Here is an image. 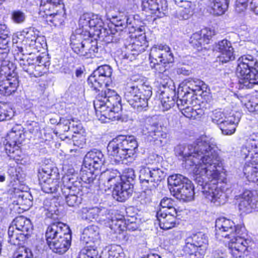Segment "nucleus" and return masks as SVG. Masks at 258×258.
I'll list each match as a JSON object with an SVG mask.
<instances>
[{
    "label": "nucleus",
    "mask_w": 258,
    "mask_h": 258,
    "mask_svg": "<svg viewBox=\"0 0 258 258\" xmlns=\"http://www.w3.org/2000/svg\"><path fill=\"white\" fill-rule=\"evenodd\" d=\"M215 139H202L192 144L177 146V156L182 157L185 168L192 169L194 180L205 198L216 206L223 205L227 200L226 194L217 185L219 173L217 167L220 157Z\"/></svg>",
    "instance_id": "f257e3e1"
},
{
    "label": "nucleus",
    "mask_w": 258,
    "mask_h": 258,
    "mask_svg": "<svg viewBox=\"0 0 258 258\" xmlns=\"http://www.w3.org/2000/svg\"><path fill=\"white\" fill-rule=\"evenodd\" d=\"M216 235L217 238L230 239L228 247L230 252L236 258L243 256L250 241L243 236L244 228L235 225L233 221L225 217H220L215 222Z\"/></svg>",
    "instance_id": "f03ea898"
},
{
    "label": "nucleus",
    "mask_w": 258,
    "mask_h": 258,
    "mask_svg": "<svg viewBox=\"0 0 258 258\" xmlns=\"http://www.w3.org/2000/svg\"><path fill=\"white\" fill-rule=\"evenodd\" d=\"M121 98L113 90L106 89L97 95L94 101V106L96 111L110 120H118L121 109Z\"/></svg>",
    "instance_id": "7ed1b4c3"
},
{
    "label": "nucleus",
    "mask_w": 258,
    "mask_h": 258,
    "mask_svg": "<svg viewBox=\"0 0 258 258\" xmlns=\"http://www.w3.org/2000/svg\"><path fill=\"white\" fill-rule=\"evenodd\" d=\"M152 94L151 86L138 85L132 79L127 83L124 89V98L128 104L138 112L146 111L148 100Z\"/></svg>",
    "instance_id": "20e7f679"
},
{
    "label": "nucleus",
    "mask_w": 258,
    "mask_h": 258,
    "mask_svg": "<svg viewBox=\"0 0 258 258\" xmlns=\"http://www.w3.org/2000/svg\"><path fill=\"white\" fill-rule=\"evenodd\" d=\"M236 73L239 87L251 88L258 85V63L257 59L250 54L241 56L237 60Z\"/></svg>",
    "instance_id": "39448f33"
},
{
    "label": "nucleus",
    "mask_w": 258,
    "mask_h": 258,
    "mask_svg": "<svg viewBox=\"0 0 258 258\" xmlns=\"http://www.w3.org/2000/svg\"><path fill=\"white\" fill-rule=\"evenodd\" d=\"M5 49H0V77L6 79L0 81V93L9 96L17 90L19 85L16 66L8 58Z\"/></svg>",
    "instance_id": "423d86ee"
},
{
    "label": "nucleus",
    "mask_w": 258,
    "mask_h": 258,
    "mask_svg": "<svg viewBox=\"0 0 258 258\" xmlns=\"http://www.w3.org/2000/svg\"><path fill=\"white\" fill-rule=\"evenodd\" d=\"M32 224L29 219L21 216L12 221L8 231V241L13 245H20L31 237Z\"/></svg>",
    "instance_id": "0eeeda50"
},
{
    "label": "nucleus",
    "mask_w": 258,
    "mask_h": 258,
    "mask_svg": "<svg viewBox=\"0 0 258 258\" xmlns=\"http://www.w3.org/2000/svg\"><path fill=\"white\" fill-rule=\"evenodd\" d=\"M168 183L172 186L170 188L173 196L183 201H189L194 195L191 182L181 174L172 175L168 178Z\"/></svg>",
    "instance_id": "6e6552de"
},
{
    "label": "nucleus",
    "mask_w": 258,
    "mask_h": 258,
    "mask_svg": "<svg viewBox=\"0 0 258 258\" xmlns=\"http://www.w3.org/2000/svg\"><path fill=\"white\" fill-rule=\"evenodd\" d=\"M62 180L63 186L61 187V191L67 205L70 207L78 206L82 203L83 195L80 180L69 175L63 177Z\"/></svg>",
    "instance_id": "1a4fd4ad"
},
{
    "label": "nucleus",
    "mask_w": 258,
    "mask_h": 258,
    "mask_svg": "<svg viewBox=\"0 0 258 258\" xmlns=\"http://www.w3.org/2000/svg\"><path fill=\"white\" fill-rule=\"evenodd\" d=\"M22 128L21 125H15L7 134L6 139V153L10 158L14 160L18 159L17 158L20 156V145L25 140L26 137L29 135V133H24Z\"/></svg>",
    "instance_id": "9d476101"
},
{
    "label": "nucleus",
    "mask_w": 258,
    "mask_h": 258,
    "mask_svg": "<svg viewBox=\"0 0 258 258\" xmlns=\"http://www.w3.org/2000/svg\"><path fill=\"white\" fill-rule=\"evenodd\" d=\"M151 63L159 73L165 71V65L172 63L174 56L170 47L166 45H157L152 47L149 54Z\"/></svg>",
    "instance_id": "9b49d317"
},
{
    "label": "nucleus",
    "mask_w": 258,
    "mask_h": 258,
    "mask_svg": "<svg viewBox=\"0 0 258 258\" xmlns=\"http://www.w3.org/2000/svg\"><path fill=\"white\" fill-rule=\"evenodd\" d=\"M164 172L159 168L142 166L140 170L139 179L144 190H154L159 182L164 179Z\"/></svg>",
    "instance_id": "f8f14e48"
},
{
    "label": "nucleus",
    "mask_w": 258,
    "mask_h": 258,
    "mask_svg": "<svg viewBox=\"0 0 258 258\" xmlns=\"http://www.w3.org/2000/svg\"><path fill=\"white\" fill-rule=\"evenodd\" d=\"M136 178L135 171L132 168L125 169L122 176V182L113 188L112 196L118 201L123 202L132 194L133 182Z\"/></svg>",
    "instance_id": "ddd939ff"
},
{
    "label": "nucleus",
    "mask_w": 258,
    "mask_h": 258,
    "mask_svg": "<svg viewBox=\"0 0 258 258\" xmlns=\"http://www.w3.org/2000/svg\"><path fill=\"white\" fill-rule=\"evenodd\" d=\"M110 19L111 24L108 29L106 28L99 29L100 34L106 37V41L117 42L118 40L115 36L117 32L122 31L127 27H134L133 21L134 20L126 16H111Z\"/></svg>",
    "instance_id": "4468645a"
},
{
    "label": "nucleus",
    "mask_w": 258,
    "mask_h": 258,
    "mask_svg": "<svg viewBox=\"0 0 258 258\" xmlns=\"http://www.w3.org/2000/svg\"><path fill=\"white\" fill-rule=\"evenodd\" d=\"M112 69L108 65L99 67L89 77L88 83L95 90H99L103 86L107 87L111 83Z\"/></svg>",
    "instance_id": "2eb2a0df"
},
{
    "label": "nucleus",
    "mask_w": 258,
    "mask_h": 258,
    "mask_svg": "<svg viewBox=\"0 0 258 258\" xmlns=\"http://www.w3.org/2000/svg\"><path fill=\"white\" fill-rule=\"evenodd\" d=\"M208 241L207 236L202 232L193 234L185 240L184 250L190 255L199 252L204 254L208 246Z\"/></svg>",
    "instance_id": "dca6fc26"
},
{
    "label": "nucleus",
    "mask_w": 258,
    "mask_h": 258,
    "mask_svg": "<svg viewBox=\"0 0 258 258\" xmlns=\"http://www.w3.org/2000/svg\"><path fill=\"white\" fill-rule=\"evenodd\" d=\"M39 17L45 19L47 22H50L55 26H60L64 22L63 14L58 13V10L54 9L53 6L50 3L45 5L40 4Z\"/></svg>",
    "instance_id": "f3484780"
},
{
    "label": "nucleus",
    "mask_w": 258,
    "mask_h": 258,
    "mask_svg": "<svg viewBox=\"0 0 258 258\" xmlns=\"http://www.w3.org/2000/svg\"><path fill=\"white\" fill-rule=\"evenodd\" d=\"M213 49L219 53L217 58L222 63H227L235 59L234 49L232 44L227 39H223L216 44Z\"/></svg>",
    "instance_id": "a211bd4d"
},
{
    "label": "nucleus",
    "mask_w": 258,
    "mask_h": 258,
    "mask_svg": "<svg viewBox=\"0 0 258 258\" xmlns=\"http://www.w3.org/2000/svg\"><path fill=\"white\" fill-rule=\"evenodd\" d=\"M238 208L240 211L246 214L258 210V197L250 190H245L241 196Z\"/></svg>",
    "instance_id": "6ab92c4d"
},
{
    "label": "nucleus",
    "mask_w": 258,
    "mask_h": 258,
    "mask_svg": "<svg viewBox=\"0 0 258 258\" xmlns=\"http://www.w3.org/2000/svg\"><path fill=\"white\" fill-rule=\"evenodd\" d=\"M176 216V209L167 212V210L160 209L156 213V217L159 221L160 227L164 230H168L175 226Z\"/></svg>",
    "instance_id": "aec40b11"
},
{
    "label": "nucleus",
    "mask_w": 258,
    "mask_h": 258,
    "mask_svg": "<svg viewBox=\"0 0 258 258\" xmlns=\"http://www.w3.org/2000/svg\"><path fill=\"white\" fill-rule=\"evenodd\" d=\"M70 232V229L69 226L61 222H55L50 224L47 227L45 232L47 244Z\"/></svg>",
    "instance_id": "412c9836"
},
{
    "label": "nucleus",
    "mask_w": 258,
    "mask_h": 258,
    "mask_svg": "<svg viewBox=\"0 0 258 258\" xmlns=\"http://www.w3.org/2000/svg\"><path fill=\"white\" fill-rule=\"evenodd\" d=\"M104 157L102 152L98 150H92L88 152L84 159V165L89 169H99L104 163Z\"/></svg>",
    "instance_id": "4be33fe9"
},
{
    "label": "nucleus",
    "mask_w": 258,
    "mask_h": 258,
    "mask_svg": "<svg viewBox=\"0 0 258 258\" xmlns=\"http://www.w3.org/2000/svg\"><path fill=\"white\" fill-rule=\"evenodd\" d=\"M77 49H72L75 53L86 58H92L96 56L98 52V43L93 41L85 40L84 43L76 45Z\"/></svg>",
    "instance_id": "5701e85b"
},
{
    "label": "nucleus",
    "mask_w": 258,
    "mask_h": 258,
    "mask_svg": "<svg viewBox=\"0 0 258 258\" xmlns=\"http://www.w3.org/2000/svg\"><path fill=\"white\" fill-rule=\"evenodd\" d=\"M107 150L109 154L113 156L115 160L118 162L128 159L119 136L109 142Z\"/></svg>",
    "instance_id": "b1692460"
},
{
    "label": "nucleus",
    "mask_w": 258,
    "mask_h": 258,
    "mask_svg": "<svg viewBox=\"0 0 258 258\" xmlns=\"http://www.w3.org/2000/svg\"><path fill=\"white\" fill-rule=\"evenodd\" d=\"M240 117L241 115L239 112H230L228 116L225 117L226 120L222 123H220L219 125L222 134L225 135H231L234 134Z\"/></svg>",
    "instance_id": "393cba45"
},
{
    "label": "nucleus",
    "mask_w": 258,
    "mask_h": 258,
    "mask_svg": "<svg viewBox=\"0 0 258 258\" xmlns=\"http://www.w3.org/2000/svg\"><path fill=\"white\" fill-rule=\"evenodd\" d=\"M72 235L71 232L66 233L65 235H62L55 240L52 241L48 245L50 248L55 253L63 254L70 248L71 244Z\"/></svg>",
    "instance_id": "a878e982"
},
{
    "label": "nucleus",
    "mask_w": 258,
    "mask_h": 258,
    "mask_svg": "<svg viewBox=\"0 0 258 258\" xmlns=\"http://www.w3.org/2000/svg\"><path fill=\"white\" fill-rule=\"evenodd\" d=\"M243 172L249 181L258 184V157H253L250 163L245 164Z\"/></svg>",
    "instance_id": "bb28decb"
},
{
    "label": "nucleus",
    "mask_w": 258,
    "mask_h": 258,
    "mask_svg": "<svg viewBox=\"0 0 258 258\" xmlns=\"http://www.w3.org/2000/svg\"><path fill=\"white\" fill-rule=\"evenodd\" d=\"M183 83L185 85V91H191L190 93L192 95L194 93H199V95H202L204 89H207V86L204 82L198 79L188 78L185 79Z\"/></svg>",
    "instance_id": "cd10ccee"
},
{
    "label": "nucleus",
    "mask_w": 258,
    "mask_h": 258,
    "mask_svg": "<svg viewBox=\"0 0 258 258\" xmlns=\"http://www.w3.org/2000/svg\"><path fill=\"white\" fill-rule=\"evenodd\" d=\"M124 151L128 159L133 158L136 151L137 150L138 144L136 139L133 137L119 136Z\"/></svg>",
    "instance_id": "c85d7f7f"
},
{
    "label": "nucleus",
    "mask_w": 258,
    "mask_h": 258,
    "mask_svg": "<svg viewBox=\"0 0 258 258\" xmlns=\"http://www.w3.org/2000/svg\"><path fill=\"white\" fill-rule=\"evenodd\" d=\"M90 33L88 31H83L81 29H77L70 37V46L72 49H77L76 45L84 43L85 40L93 41L90 37Z\"/></svg>",
    "instance_id": "c756f323"
},
{
    "label": "nucleus",
    "mask_w": 258,
    "mask_h": 258,
    "mask_svg": "<svg viewBox=\"0 0 258 258\" xmlns=\"http://www.w3.org/2000/svg\"><path fill=\"white\" fill-rule=\"evenodd\" d=\"M145 135L152 137L154 140L166 137V134L162 131L161 125L157 123L152 124H147L143 129Z\"/></svg>",
    "instance_id": "7c9ffc66"
},
{
    "label": "nucleus",
    "mask_w": 258,
    "mask_h": 258,
    "mask_svg": "<svg viewBox=\"0 0 258 258\" xmlns=\"http://www.w3.org/2000/svg\"><path fill=\"white\" fill-rule=\"evenodd\" d=\"M58 173L54 169L51 165H43L41 168L38 170V180L41 182H44L49 179L57 178Z\"/></svg>",
    "instance_id": "2f4dec72"
},
{
    "label": "nucleus",
    "mask_w": 258,
    "mask_h": 258,
    "mask_svg": "<svg viewBox=\"0 0 258 258\" xmlns=\"http://www.w3.org/2000/svg\"><path fill=\"white\" fill-rule=\"evenodd\" d=\"M146 43V35L145 34H142L138 37H136L135 41L133 42V44L130 45V49L133 53H128L125 54V56L127 58L132 59V56H130L131 55H133L135 57L136 55H137L141 52L144 48H142V46L145 44Z\"/></svg>",
    "instance_id": "473e14b6"
},
{
    "label": "nucleus",
    "mask_w": 258,
    "mask_h": 258,
    "mask_svg": "<svg viewBox=\"0 0 258 258\" xmlns=\"http://www.w3.org/2000/svg\"><path fill=\"white\" fill-rule=\"evenodd\" d=\"M82 237L86 243L97 241L100 239L99 228L95 225L87 227L84 230Z\"/></svg>",
    "instance_id": "72a5a7b5"
},
{
    "label": "nucleus",
    "mask_w": 258,
    "mask_h": 258,
    "mask_svg": "<svg viewBox=\"0 0 258 258\" xmlns=\"http://www.w3.org/2000/svg\"><path fill=\"white\" fill-rule=\"evenodd\" d=\"M228 5V0H212L210 2L209 7L212 9V13L214 15L220 16L226 11Z\"/></svg>",
    "instance_id": "f704fd0d"
},
{
    "label": "nucleus",
    "mask_w": 258,
    "mask_h": 258,
    "mask_svg": "<svg viewBox=\"0 0 258 258\" xmlns=\"http://www.w3.org/2000/svg\"><path fill=\"white\" fill-rule=\"evenodd\" d=\"M117 174L116 170H106L101 173L100 180L105 186L109 187L115 184Z\"/></svg>",
    "instance_id": "c9c22d12"
},
{
    "label": "nucleus",
    "mask_w": 258,
    "mask_h": 258,
    "mask_svg": "<svg viewBox=\"0 0 258 258\" xmlns=\"http://www.w3.org/2000/svg\"><path fill=\"white\" fill-rule=\"evenodd\" d=\"M142 6L144 11H151L152 13L155 14L158 12L159 14L162 13L163 15L165 14L164 11L166 9V7H162L160 9L158 4L155 0H142Z\"/></svg>",
    "instance_id": "e433bc0d"
},
{
    "label": "nucleus",
    "mask_w": 258,
    "mask_h": 258,
    "mask_svg": "<svg viewBox=\"0 0 258 258\" xmlns=\"http://www.w3.org/2000/svg\"><path fill=\"white\" fill-rule=\"evenodd\" d=\"M58 179H49L44 182L39 181V184L41 187V189L46 193H54L58 190Z\"/></svg>",
    "instance_id": "4c0bfd02"
},
{
    "label": "nucleus",
    "mask_w": 258,
    "mask_h": 258,
    "mask_svg": "<svg viewBox=\"0 0 258 258\" xmlns=\"http://www.w3.org/2000/svg\"><path fill=\"white\" fill-rule=\"evenodd\" d=\"M96 207L83 208L80 212V215L83 220L88 222L92 221L93 219L96 220Z\"/></svg>",
    "instance_id": "58836bf2"
},
{
    "label": "nucleus",
    "mask_w": 258,
    "mask_h": 258,
    "mask_svg": "<svg viewBox=\"0 0 258 258\" xmlns=\"http://www.w3.org/2000/svg\"><path fill=\"white\" fill-rule=\"evenodd\" d=\"M101 258H125V256L120 246L112 245L107 253L103 255Z\"/></svg>",
    "instance_id": "ea45409f"
},
{
    "label": "nucleus",
    "mask_w": 258,
    "mask_h": 258,
    "mask_svg": "<svg viewBox=\"0 0 258 258\" xmlns=\"http://www.w3.org/2000/svg\"><path fill=\"white\" fill-rule=\"evenodd\" d=\"M201 109H194L192 107L186 106L185 108H182V114L186 117L190 119H196L202 115Z\"/></svg>",
    "instance_id": "a19ab883"
},
{
    "label": "nucleus",
    "mask_w": 258,
    "mask_h": 258,
    "mask_svg": "<svg viewBox=\"0 0 258 258\" xmlns=\"http://www.w3.org/2000/svg\"><path fill=\"white\" fill-rule=\"evenodd\" d=\"M192 94H191L190 92L187 90L184 92V96L181 99H178L176 100V105L178 108L182 112V108H185L186 106L191 104Z\"/></svg>",
    "instance_id": "79ce46f5"
},
{
    "label": "nucleus",
    "mask_w": 258,
    "mask_h": 258,
    "mask_svg": "<svg viewBox=\"0 0 258 258\" xmlns=\"http://www.w3.org/2000/svg\"><path fill=\"white\" fill-rule=\"evenodd\" d=\"M72 122L69 118H60L59 122L57 124V127L56 131V135H60L62 133L68 132L71 128Z\"/></svg>",
    "instance_id": "37998d69"
},
{
    "label": "nucleus",
    "mask_w": 258,
    "mask_h": 258,
    "mask_svg": "<svg viewBox=\"0 0 258 258\" xmlns=\"http://www.w3.org/2000/svg\"><path fill=\"white\" fill-rule=\"evenodd\" d=\"M46 46L44 38L42 36L37 37L33 44V54H35V52L40 53L45 52Z\"/></svg>",
    "instance_id": "c03bdc74"
},
{
    "label": "nucleus",
    "mask_w": 258,
    "mask_h": 258,
    "mask_svg": "<svg viewBox=\"0 0 258 258\" xmlns=\"http://www.w3.org/2000/svg\"><path fill=\"white\" fill-rule=\"evenodd\" d=\"M189 42L191 45L198 49L204 45V38H203L202 34L199 32L194 33L190 38Z\"/></svg>",
    "instance_id": "a18cd8bd"
},
{
    "label": "nucleus",
    "mask_w": 258,
    "mask_h": 258,
    "mask_svg": "<svg viewBox=\"0 0 258 258\" xmlns=\"http://www.w3.org/2000/svg\"><path fill=\"white\" fill-rule=\"evenodd\" d=\"M20 64L24 71L31 77L32 72V58L30 57L20 59Z\"/></svg>",
    "instance_id": "49530a36"
},
{
    "label": "nucleus",
    "mask_w": 258,
    "mask_h": 258,
    "mask_svg": "<svg viewBox=\"0 0 258 258\" xmlns=\"http://www.w3.org/2000/svg\"><path fill=\"white\" fill-rule=\"evenodd\" d=\"M90 16L89 14H84L81 16L79 22L80 27L79 29L83 31H88L89 32Z\"/></svg>",
    "instance_id": "de8ad7c7"
},
{
    "label": "nucleus",
    "mask_w": 258,
    "mask_h": 258,
    "mask_svg": "<svg viewBox=\"0 0 258 258\" xmlns=\"http://www.w3.org/2000/svg\"><path fill=\"white\" fill-rule=\"evenodd\" d=\"M160 209L167 210V212L172 211V209H175V202L171 198H164L160 202Z\"/></svg>",
    "instance_id": "09e8293b"
},
{
    "label": "nucleus",
    "mask_w": 258,
    "mask_h": 258,
    "mask_svg": "<svg viewBox=\"0 0 258 258\" xmlns=\"http://www.w3.org/2000/svg\"><path fill=\"white\" fill-rule=\"evenodd\" d=\"M229 114H225V113L221 111H215L213 112V115L212 117V121L217 124L220 125V123H222L226 118L225 117L228 116Z\"/></svg>",
    "instance_id": "8fccbe9b"
},
{
    "label": "nucleus",
    "mask_w": 258,
    "mask_h": 258,
    "mask_svg": "<svg viewBox=\"0 0 258 258\" xmlns=\"http://www.w3.org/2000/svg\"><path fill=\"white\" fill-rule=\"evenodd\" d=\"M89 171H84L82 172L80 179L81 181L86 183H91L95 180L96 175L92 172L91 169Z\"/></svg>",
    "instance_id": "3c124183"
},
{
    "label": "nucleus",
    "mask_w": 258,
    "mask_h": 258,
    "mask_svg": "<svg viewBox=\"0 0 258 258\" xmlns=\"http://www.w3.org/2000/svg\"><path fill=\"white\" fill-rule=\"evenodd\" d=\"M161 103L163 108V111L168 110L173 106L175 101L173 98L169 96H163L161 98Z\"/></svg>",
    "instance_id": "603ef678"
},
{
    "label": "nucleus",
    "mask_w": 258,
    "mask_h": 258,
    "mask_svg": "<svg viewBox=\"0 0 258 258\" xmlns=\"http://www.w3.org/2000/svg\"><path fill=\"white\" fill-rule=\"evenodd\" d=\"M36 58L37 64L42 65L45 67V68L49 65V58L46 51L40 53L39 55H37Z\"/></svg>",
    "instance_id": "864d4df0"
},
{
    "label": "nucleus",
    "mask_w": 258,
    "mask_h": 258,
    "mask_svg": "<svg viewBox=\"0 0 258 258\" xmlns=\"http://www.w3.org/2000/svg\"><path fill=\"white\" fill-rule=\"evenodd\" d=\"M199 32L202 34L203 38H204L205 44H209L212 36L215 34L214 30L207 28L203 29Z\"/></svg>",
    "instance_id": "5fc2aeb1"
},
{
    "label": "nucleus",
    "mask_w": 258,
    "mask_h": 258,
    "mask_svg": "<svg viewBox=\"0 0 258 258\" xmlns=\"http://www.w3.org/2000/svg\"><path fill=\"white\" fill-rule=\"evenodd\" d=\"M14 116V112L12 109H4L0 106V121L9 120Z\"/></svg>",
    "instance_id": "6e6d98bb"
},
{
    "label": "nucleus",
    "mask_w": 258,
    "mask_h": 258,
    "mask_svg": "<svg viewBox=\"0 0 258 258\" xmlns=\"http://www.w3.org/2000/svg\"><path fill=\"white\" fill-rule=\"evenodd\" d=\"M249 147L255 154H258V134L251 135L248 140Z\"/></svg>",
    "instance_id": "4d7b16f0"
},
{
    "label": "nucleus",
    "mask_w": 258,
    "mask_h": 258,
    "mask_svg": "<svg viewBox=\"0 0 258 258\" xmlns=\"http://www.w3.org/2000/svg\"><path fill=\"white\" fill-rule=\"evenodd\" d=\"M103 24L102 20L97 15H91L89 28H96L97 29L101 28Z\"/></svg>",
    "instance_id": "13d9d810"
},
{
    "label": "nucleus",
    "mask_w": 258,
    "mask_h": 258,
    "mask_svg": "<svg viewBox=\"0 0 258 258\" xmlns=\"http://www.w3.org/2000/svg\"><path fill=\"white\" fill-rule=\"evenodd\" d=\"M249 0H236L235 5V10L238 13L244 12L247 7Z\"/></svg>",
    "instance_id": "bf43d9fd"
},
{
    "label": "nucleus",
    "mask_w": 258,
    "mask_h": 258,
    "mask_svg": "<svg viewBox=\"0 0 258 258\" xmlns=\"http://www.w3.org/2000/svg\"><path fill=\"white\" fill-rule=\"evenodd\" d=\"M208 258H227V254L225 251L220 249H213L208 255Z\"/></svg>",
    "instance_id": "052dcab7"
},
{
    "label": "nucleus",
    "mask_w": 258,
    "mask_h": 258,
    "mask_svg": "<svg viewBox=\"0 0 258 258\" xmlns=\"http://www.w3.org/2000/svg\"><path fill=\"white\" fill-rule=\"evenodd\" d=\"M96 210L97 211L96 213V220L99 221H105L107 218L108 210L105 208H98L96 207Z\"/></svg>",
    "instance_id": "680f3d73"
},
{
    "label": "nucleus",
    "mask_w": 258,
    "mask_h": 258,
    "mask_svg": "<svg viewBox=\"0 0 258 258\" xmlns=\"http://www.w3.org/2000/svg\"><path fill=\"white\" fill-rule=\"evenodd\" d=\"M81 254L84 256V258H100L98 251L95 249H85L82 251Z\"/></svg>",
    "instance_id": "e2e57ef3"
},
{
    "label": "nucleus",
    "mask_w": 258,
    "mask_h": 258,
    "mask_svg": "<svg viewBox=\"0 0 258 258\" xmlns=\"http://www.w3.org/2000/svg\"><path fill=\"white\" fill-rule=\"evenodd\" d=\"M193 11L188 10V9L179 8L178 10V16L180 19L186 20L192 15Z\"/></svg>",
    "instance_id": "0e129e2a"
},
{
    "label": "nucleus",
    "mask_w": 258,
    "mask_h": 258,
    "mask_svg": "<svg viewBox=\"0 0 258 258\" xmlns=\"http://www.w3.org/2000/svg\"><path fill=\"white\" fill-rule=\"evenodd\" d=\"M12 18L16 23H20L24 21L25 16L23 13L18 11L13 13Z\"/></svg>",
    "instance_id": "69168bd1"
},
{
    "label": "nucleus",
    "mask_w": 258,
    "mask_h": 258,
    "mask_svg": "<svg viewBox=\"0 0 258 258\" xmlns=\"http://www.w3.org/2000/svg\"><path fill=\"white\" fill-rule=\"evenodd\" d=\"M179 5V8L181 9H185L187 10L193 11L194 9V4H193L191 2L187 1H183L181 0L178 4Z\"/></svg>",
    "instance_id": "338daca9"
},
{
    "label": "nucleus",
    "mask_w": 258,
    "mask_h": 258,
    "mask_svg": "<svg viewBox=\"0 0 258 258\" xmlns=\"http://www.w3.org/2000/svg\"><path fill=\"white\" fill-rule=\"evenodd\" d=\"M34 70L35 71L33 72V76L35 77H38L43 75V74L45 72L46 68H45V67L42 65L37 64V66H35Z\"/></svg>",
    "instance_id": "774afa93"
}]
</instances>
